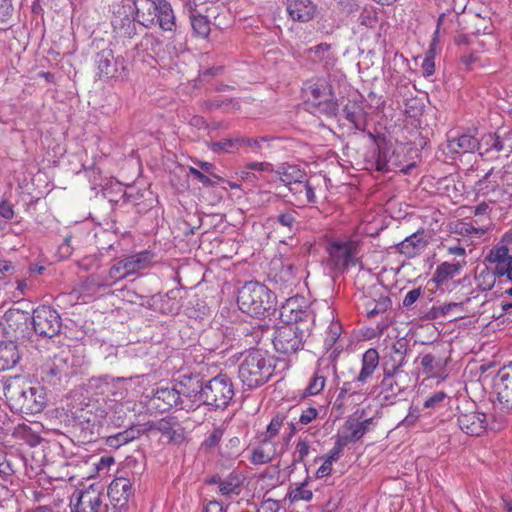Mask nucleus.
Masks as SVG:
<instances>
[{
  "mask_svg": "<svg viewBox=\"0 0 512 512\" xmlns=\"http://www.w3.org/2000/svg\"><path fill=\"white\" fill-rule=\"evenodd\" d=\"M445 247H446L449 255L463 257V259L466 256L465 248L463 246H461L459 243L447 245Z\"/></svg>",
  "mask_w": 512,
  "mask_h": 512,
  "instance_id": "obj_60",
  "label": "nucleus"
},
{
  "mask_svg": "<svg viewBox=\"0 0 512 512\" xmlns=\"http://www.w3.org/2000/svg\"><path fill=\"white\" fill-rule=\"evenodd\" d=\"M103 486L93 483L88 488L73 493L71 512H99L102 505Z\"/></svg>",
  "mask_w": 512,
  "mask_h": 512,
  "instance_id": "obj_9",
  "label": "nucleus"
},
{
  "mask_svg": "<svg viewBox=\"0 0 512 512\" xmlns=\"http://www.w3.org/2000/svg\"><path fill=\"white\" fill-rule=\"evenodd\" d=\"M20 359L17 345L12 342H0V371L10 370Z\"/></svg>",
  "mask_w": 512,
  "mask_h": 512,
  "instance_id": "obj_28",
  "label": "nucleus"
},
{
  "mask_svg": "<svg viewBox=\"0 0 512 512\" xmlns=\"http://www.w3.org/2000/svg\"><path fill=\"white\" fill-rule=\"evenodd\" d=\"M286 10L293 21L305 23L315 17L317 6L312 0H287Z\"/></svg>",
  "mask_w": 512,
  "mask_h": 512,
  "instance_id": "obj_18",
  "label": "nucleus"
},
{
  "mask_svg": "<svg viewBox=\"0 0 512 512\" xmlns=\"http://www.w3.org/2000/svg\"><path fill=\"white\" fill-rule=\"evenodd\" d=\"M222 438V431L220 429L214 430V432L203 442V445L207 448H212L219 444Z\"/></svg>",
  "mask_w": 512,
  "mask_h": 512,
  "instance_id": "obj_58",
  "label": "nucleus"
},
{
  "mask_svg": "<svg viewBox=\"0 0 512 512\" xmlns=\"http://www.w3.org/2000/svg\"><path fill=\"white\" fill-rule=\"evenodd\" d=\"M150 405L159 412H165L174 406L180 408V396L178 395L177 387L166 386L157 388L150 399Z\"/></svg>",
  "mask_w": 512,
  "mask_h": 512,
  "instance_id": "obj_17",
  "label": "nucleus"
},
{
  "mask_svg": "<svg viewBox=\"0 0 512 512\" xmlns=\"http://www.w3.org/2000/svg\"><path fill=\"white\" fill-rule=\"evenodd\" d=\"M152 429L159 431L166 436L169 442L181 443L184 441L185 431L175 417L167 416L151 425Z\"/></svg>",
  "mask_w": 512,
  "mask_h": 512,
  "instance_id": "obj_19",
  "label": "nucleus"
},
{
  "mask_svg": "<svg viewBox=\"0 0 512 512\" xmlns=\"http://www.w3.org/2000/svg\"><path fill=\"white\" fill-rule=\"evenodd\" d=\"M110 287V282L104 279L102 275L92 274L86 278L81 284L74 288L71 294L82 303L92 301L98 291L102 288Z\"/></svg>",
  "mask_w": 512,
  "mask_h": 512,
  "instance_id": "obj_13",
  "label": "nucleus"
},
{
  "mask_svg": "<svg viewBox=\"0 0 512 512\" xmlns=\"http://www.w3.org/2000/svg\"><path fill=\"white\" fill-rule=\"evenodd\" d=\"M298 213L295 210H288L277 216V222L292 231L297 224Z\"/></svg>",
  "mask_w": 512,
  "mask_h": 512,
  "instance_id": "obj_46",
  "label": "nucleus"
},
{
  "mask_svg": "<svg viewBox=\"0 0 512 512\" xmlns=\"http://www.w3.org/2000/svg\"><path fill=\"white\" fill-rule=\"evenodd\" d=\"M96 65L99 79L108 80L119 77L117 63L112 50L105 49L100 51L96 57Z\"/></svg>",
  "mask_w": 512,
  "mask_h": 512,
  "instance_id": "obj_22",
  "label": "nucleus"
},
{
  "mask_svg": "<svg viewBox=\"0 0 512 512\" xmlns=\"http://www.w3.org/2000/svg\"><path fill=\"white\" fill-rule=\"evenodd\" d=\"M422 295L421 288L410 290L403 299V306L406 308L411 307Z\"/></svg>",
  "mask_w": 512,
  "mask_h": 512,
  "instance_id": "obj_54",
  "label": "nucleus"
},
{
  "mask_svg": "<svg viewBox=\"0 0 512 512\" xmlns=\"http://www.w3.org/2000/svg\"><path fill=\"white\" fill-rule=\"evenodd\" d=\"M435 357L431 354H426L421 359V366L426 373H431L435 370Z\"/></svg>",
  "mask_w": 512,
  "mask_h": 512,
  "instance_id": "obj_59",
  "label": "nucleus"
},
{
  "mask_svg": "<svg viewBox=\"0 0 512 512\" xmlns=\"http://www.w3.org/2000/svg\"><path fill=\"white\" fill-rule=\"evenodd\" d=\"M330 49L331 46L327 43H321L319 45H316L315 47L311 48V51L314 52V54L319 59H326L329 58L330 55Z\"/></svg>",
  "mask_w": 512,
  "mask_h": 512,
  "instance_id": "obj_57",
  "label": "nucleus"
},
{
  "mask_svg": "<svg viewBox=\"0 0 512 512\" xmlns=\"http://www.w3.org/2000/svg\"><path fill=\"white\" fill-rule=\"evenodd\" d=\"M495 389L502 409L512 410V367H503L499 370L495 379Z\"/></svg>",
  "mask_w": 512,
  "mask_h": 512,
  "instance_id": "obj_14",
  "label": "nucleus"
},
{
  "mask_svg": "<svg viewBox=\"0 0 512 512\" xmlns=\"http://www.w3.org/2000/svg\"><path fill=\"white\" fill-rule=\"evenodd\" d=\"M133 7L134 20L146 28L156 25L166 32L176 30V18L167 0H126Z\"/></svg>",
  "mask_w": 512,
  "mask_h": 512,
  "instance_id": "obj_3",
  "label": "nucleus"
},
{
  "mask_svg": "<svg viewBox=\"0 0 512 512\" xmlns=\"http://www.w3.org/2000/svg\"><path fill=\"white\" fill-rule=\"evenodd\" d=\"M313 497V493L307 488L306 482L301 483L295 489L290 492V498L292 501H310Z\"/></svg>",
  "mask_w": 512,
  "mask_h": 512,
  "instance_id": "obj_47",
  "label": "nucleus"
},
{
  "mask_svg": "<svg viewBox=\"0 0 512 512\" xmlns=\"http://www.w3.org/2000/svg\"><path fill=\"white\" fill-rule=\"evenodd\" d=\"M486 144L489 146V148L486 149V152L489 150H494L496 152L504 151V144L496 134H489L486 138Z\"/></svg>",
  "mask_w": 512,
  "mask_h": 512,
  "instance_id": "obj_52",
  "label": "nucleus"
},
{
  "mask_svg": "<svg viewBox=\"0 0 512 512\" xmlns=\"http://www.w3.org/2000/svg\"><path fill=\"white\" fill-rule=\"evenodd\" d=\"M450 397L444 391H436L429 395L423 407L426 409H440L449 404Z\"/></svg>",
  "mask_w": 512,
  "mask_h": 512,
  "instance_id": "obj_40",
  "label": "nucleus"
},
{
  "mask_svg": "<svg viewBox=\"0 0 512 512\" xmlns=\"http://www.w3.org/2000/svg\"><path fill=\"white\" fill-rule=\"evenodd\" d=\"M478 59L477 53H469L461 57V62L465 65L467 70H472Z\"/></svg>",
  "mask_w": 512,
  "mask_h": 512,
  "instance_id": "obj_62",
  "label": "nucleus"
},
{
  "mask_svg": "<svg viewBox=\"0 0 512 512\" xmlns=\"http://www.w3.org/2000/svg\"><path fill=\"white\" fill-rule=\"evenodd\" d=\"M153 253L144 250L132 255H129L127 257L122 258L124 261L129 273L131 275L137 273L140 270L146 269L149 267L152 259H153Z\"/></svg>",
  "mask_w": 512,
  "mask_h": 512,
  "instance_id": "obj_29",
  "label": "nucleus"
},
{
  "mask_svg": "<svg viewBox=\"0 0 512 512\" xmlns=\"http://www.w3.org/2000/svg\"><path fill=\"white\" fill-rule=\"evenodd\" d=\"M13 5L11 0H0V28L5 29L13 16Z\"/></svg>",
  "mask_w": 512,
  "mask_h": 512,
  "instance_id": "obj_44",
  "label": "nucleus"
},
{
  "mask_svg": "<svg viewBox=\"0 0 512 512\" xmlns=\"http://www.w3.org/2000/svg\"><path fill=\"white\" fill-rule=\"evenodd\" d=\"M245 476L238 472H232L226 479V499L238 496L242 490Z\"/></svg>",
  "mask_w": 512,
  "mask_h": 512,
  "instance_id": "obj_39",
  "label": "nucleus"
},
{
  "mask_svg": "<svg viewBox=\"0 0 512 512\" xmlns=\"http://www.w3.org/2000/svg\"><path fill=\"white\" fill-rule=\"evenodd\" d=\"M310 451L309 442L305 439H300L295 447V454L297 455L296 461L301 462L308 456Z\"/></svg>",
  "mask_w": 512,
  "mask_h": 512,
  "instance_id": "obj_51",
  "label": "nucleus"
},
{
  "mask_svg": "<svg viewBox=\"0 0 512 512\" xmlns=\"http://www.w3.org/2000/svg\"><path fill=\"white\" fill-rule=\"evenodd\" d=\"M32 324L37 334L53 337L59 332L61 326L60 316L50 306H39L33 311Z\"/></svg>",
  "mask_w": 512,
  "mask_h": 512,
  "instance_id": "obj_10",
  "label": "nucleus"
},
{
  "mask_svg": "<svg viewBox=\"0 0 512 512\" xmlns=\"http://www.w3.org/2000/svg\"><path fill=\"white\" fill-rule=\"evenodd\" d=\"M365 307L367 316L371 318L387 311L391 307V300L386 296H382L378 300L369 299L365 303Z\"/></svg>",
  "mask_w": 512,
  "mask_h": 512,
  "instance_id": "obj_36",
  "label": "nucleus"
},
{
  "mask_svg": "<svg viewBox=\"0 0 512 512\" xmlns=\"http://www.w3.org/2000/svg\"><path fill=\"white\" fill-rule=\"evenodd\" d=\"M344 446L336 439L334 447L328 452L325 459L330 460V462H336L339 460L342 452H343Z\"/></svg>",
  "mask_w": 512,
  "mask_h": 512,
  "instance_id": "obj_56",
  "label": "nucleus"
},
{
  "mask_svg": "<svg viewBox=\"0 0 512 512\" xmlns=\"http://www.w3.org/2000/svg\"><path fill=\"white\" fill-rule=\"evenodd\" d=\"M190 21L193 32L201 38H206L210 33V21L207 16L197 13L195 9L190 10Z\"/></svg>",
  "mask_w": 512,
  "mask_h": 512,
  "instance_id": "obj_33",
  "label": "nucleus"
},
{
  "mask_svg": "<svg viewBox=\"0 0 512 512\" xmlns=\"http://www.w3.org/2000/svg\"><path fill=\"white\" fill-rule=\"evenodd\" d=\"M347 121L357 130H364L366 127V112L363 103L357 100H349L342 109Z\"/></svg>",
  "mask_w": 512,
  "mask_h": 512,
  "instance_id": "obj_25",
  "label": "nucleus"
},
{
  "mask_svg": "<svg viewBox=\"0 0 512 512\" xmlns=\"http://www.w3.org/2000/svg\"><path fill=\"white\" fill-rule=\"evenodd\" d=\"M14 214V208L10 202L6 200L0 202V217L5 220H11L14 217Z\"/></svg>",
  "mask_w": 512,
  "mask_h": 512,
  "instance_id": "obj_55",
  "label": "nucleus"
},
{
  "mask_svg": "<svg viewBox=\"0 0 512 512\" xmlns=\"http://www.w3.org/2000/svg\"><path fill=\"white\" fill-rule=\"evenodd\" d=\"M124 261L120 259L115 264L111 266L106 276H103L104 279H107L110 282V286L114 285L116 282L130 276Z\"/></svg>",
  "mask_w": 512,
  "mask_h": 512,
  "instance_id": "obj_37",
  "label": "nucleus"
},
{
  "mask_svg": "<svg viewBox=\"0 0 512 512\" xmlns=\"http://www.w3.org/2000/svg\"><path fill=\"white\" fill-rule=\"evenodd\" d=\"M465 265V260L453 263L443 262L437 267L434 273V279L437 283H444L449 279H452L454 276L459 275Z\"/></svg>",
  "mask_w": 512,
  "mask_h": 512,
  "instance_id": "obj_30",
  "label": "nucleus"
},
{
  "mask_svg": "<svg viewBox=\"0 0 512 512\" xmlns=\"http://www.w3.org/2000/svg\"><path fill=\"white\" fill-rule=\"evenodd\" d=\"M371 419L362 422L347 421L344 426V431L337 435V440L346 447L350 443L359 441L369 430Z\"/></svg>",
  "mask_w": 512,
  "mask_h": 512,
  "instance_id": "obj_21",
  "label": "nucleus"
},
{
  "mask_svg": "<svg viewBox=\"0 0 512 512\" xmlns=\"http://www.w3.org/2000/svg\"><path fill=\"white\" fill-rule=\"evenodd\" d=\"M132 494V484L128 478L116 477L108 486L107 495L114 505H125Z\"/></svg>",
  "mask_w": 512,
  "mask_h": 512,
  "instance_id": "obj_20",
  "label": "nucleus"
},
{
  "mask_svg": "<svg viewBox=\"0 0 512 512\" xmlns=\"http://www.w3.org/2000/svg\"><path fill=\"white\" fill-rule=\"evenodd\" d=\"M280 318L284 325L274 333V348L282 354H294L303 348V340L314 323V314L300 308L298 299L290 298L281 306Z\"/></svg>",
  "mask_w": 512,
  "mask_h": 512,
  "instance_id": "obj_1",
  "label": "nucleus"
},
{
  "mask_svg": "<svg viewBox=\"0 0 512 512\" xmlns=\"http://www.w3.org/2000/svg\"><path fill=\"white\" fill-rule=\"evenodd\" d=\"M488 228L484 227H476L472 223L467 222H458L455 224L454 232L461 235L467 236L471 238H479L486 234Z\"/></svg>",
  "mask_w": 512,
  "mask_h": 512,
  "instance_id": "obj_38",
  "label": "nucleus"
},
{
  "mask_svg": "<svg viewBox=\"0 0 512 512\" xmlns=\"http://www.w3.org/2000/svg\"><path fill=\"white\" fill-rule=\"evenodd\" d=\"M133 439V436L130 435L128 431L117 433L116 435L109 436L107 439V443L111 447H119L121 445L127 444Z\"/></svg>",
  "mask_w": 512,
  "mask_h": 512,
  "instance_id": "obj_50",
  "label": "nucleus"
},
{
  "mask_svg": "<svg viewBox=\"0 0 512 512\" xmlns=\"http://www.w3.org/2000/svg\"><path fill=\"white\" fill-rule=\"evenodd\" d=\"M408 351V342L405 338L394 341L390 347L385 349V353L382 356L383 371H402L401 367L406 363Z\"/></svg>",
  "mask_w": 512,
  "mask_h": 512,
  "instance_id": "obj_12",
  "label": "nucleus"
},
{
  "mask_svg": "<svg viewBox=\"0 0 512 512\" xmlns=\"http://www.w3.org/2000/svg\"><path fill=\"white\" fill-rule=\"evenodd\" d=\"M270 140H271V138H268V137H260V138H254V139L250 138V141L252 143L247 144V147H250L254 152L258 153L262 150L263 144L268 143Z\"/></svg>",
  "mask_w": 512,
  "mask_h": 512,
  "instance_id": "obj_61",
  "label": "nucleus"
},
{
  "mask_svg": "<svg viewBox=\"0 0 512 512\" xmlns=\"http://www.w3.org/2000/svg\"><path fill=\"white\" fill-rule=\"evenodd\" d=\"M4 395L12 410L26 415L41 413L47 403L43 387L21 384L18 378L5 385Z\"/></svg>",
  "mask_w": 512,
  "mask_h": 512,
  "instance_id": "obj_4",
  "label": "nucleus"
},
{
  "mask_svg": "<svg viewBox=\"0 0 512 512\" xmlns=\"http://www.w3.org/2000/svg\"><path fill=\"white\" fill-rule=\"evenodd\" d=\"M427 234L424 230H418L396 245V250L406 258L419 256L428 245Z\"/></svg>",
  "mask_w": 512,
  "mask_h": 512,
  "instance_id": "obj_16",
  "label": "nucleus"
},
{
  "mask_svg": "<svg viewBox=\"0 0 512 512\" xmlns=\"http://www.w3.org/2000/svg\"><path fill=\"white\" fill-rule=\"evenodd\" d=\"M280 180L286 185H295L298 188V184H302L305 181V173L295 165H288L279 168L277 171Z\"/></svg>",
  "mask_w": 512,
  "mask_h": 512,
  "instance_id": "obj_31",
  "label": "nucleus"
},
{
  "mask_svg": "<svg viewBox=\"0 0 512 512\" xmlns=\"http://www.w3.org/2000/svg\"><path fill=\"white\" fill-rule=\"evenodd\" d=\"M363 382H359L358 378H354L352 381L344 382L342 387L339 389L338 399L345 400L346 398H352L355 396H363Z\"/></svg>",
  "mask_w": 512,
  "mask_h": 512,
  "instance_id": "obj_34",
  "label": "nucleus"
},
{
  "mask_svg": "<svg viewBox=\"0 0 512 512\" xmlns=\"http://www.w3.org/2000/svg\"><path fill=\"white\" fill-rule=\"evenodd\" d=\"M285 420H286V416L280 415V414H278L272 418L269 425L267 426L263 444H266L271 438L275 437L279 433Z\"/></svg>",
  "mask_w": 512,
  "mask_h": 512,
  "instance_id": "obj_43",
  "label": "nucleus"
},
{
  "mask_svg": "<svg viewBox=\"0 0 512 512\" xmlns=\"http://www.w3.org/2000/svg\"><path fill=\"white\" fill-rule=\"evenodd\" d=\"M240 359L238 375L243 384L250 389L265 384L276 367V359L261 349H250L233 355L229 361L235 364Z\"/></svg>",
  "mask_w": 512,
  "mask_h": 512,
  "instance_id": "obj_2",
  "label": "nucleus"
},
{
  "mask_svg": "<svg viewBox=\"0 0 512 512\" xmlns=\"http://www.w3.org/2000/svg\"><path fill=\"white\" fill-rule=\"evenodd\" d=\"M290 191H295V193L304 194L305 200L308 203H314L316 201V195L314 189L304 181L302 184H298V188H289Z\"/></svg>",
  "mask_w": 512,
  "mask_h": 512,
  "instance_id": "obj_49",
  "label": "nucleus"
},
{
  "mask_svg": "<svg viewBox=\"0 0 512 512\" xmlns=\"http://www.w3.org/2000/svg\"><path fill=\"white\" fill-rule=\"evenodd\" d=\"M503 172L491 168L479 181L476 182L477 195L489 198L497 194L500 188L499 180H502Z\"/></svg>",
  "mask_w": 512,
  "mask_h": 512,
  "instance_id": "obj_24",
  "label": "nucleus"
},
{
  "mask_svg": "<svg viewBox=\"0 0 512 512\" xmlns=\"http://www.w3.org/2000/svg\"><path fill=\"white\" fill-rule=\"evenodd\" d=\"M383 372V379L378 385V393L382 396L383 400L393 403L396 397L405 389L400 381L403 371Z\"/></svg>",
  "mask_w": 512,
  "mask_h": 512,
  "instance_id": "obj_15",
  "label": "nucleus"
},
{
  "mask_svg": "<svg viewBox=\"0 0 512 512\" xmlns=\"http://www.w3.org/2000/svg\"><path fill=\"white\" fill-rule=\"evenodd\" d=\"M332 465H333V463L330 462V460L325 459L323 464L318 468V470L316 472L317 478H323V477L330 475V473L332 471Z\"/></svg>",
  "mask_w": 512,
  "mask_h": 512,
  "instance_id": "obj_63",
  "label": "nucleus"
},
{
  "mask_svg": "<svg viewBox=\"0 0 512 512\" xmlns=\"http://www.w3.org/2000/svg\"><path fill=\"white\" fill-rule=\"evenodd\" d=\"M275 297L270 289L259 282L245 283L237 293L239 309L253 317H263L274 306Z\"/></svg>",
  "mask_w": 512,
  "mask_h": 512,
  "instance_id": "obj_6",
  "label": "nucleus"
},
{
  "mask_svg": "<svg viewBox=\"0 0 512 512\" xmlns=\"http://www.w3.org/2000/svg\"><path fill=\"white\" fill-rule=\"evenodd\" d=\"M360 246L355 240H335L329 243V262L335 271L344 272L358 262Z\"/></svg>",
  "mask_w": 512,
  "mask_h": 512,
  "instance_id": "obj_8",
  "label": "nucleus"
},
{
  "mask_svg": "<svg viewBox=\"0 0 512 512\" xmlns=\"http://www.w3.org/2000/svg\"><path fill=\"white\" fill-rule=\"evenodd\" d=\"M305 104L314 114L334 117L339 111L338 100L329 78H317L305 82Z\"/></svg>",
  "mask_w": 512,
  "mask_h": 512,
  "instance_id": "obj_5",
  "label": "nucleus"
},
{
  "mask_svg": "<svg viewBox=\"0 0 512 512\" xmlns=\"http://www.w3.org/2000/svg\"><path fill=\"white\" fill-rule=\"evenodd\" d=\"M297 270L293 264L283 263L279 273L274 276V281L280 282V288H290L296 283Z\"/></svg>",
  "mask_w": 512,
  "mask_h": 512,
  "instance_id": "obj_32",
  "label": "nucleus"
},
{
  "mask_svg": "<svg viewBox=\"0 0 512 512\" xmlns=\"http://www.w3.org/2000/svg\"><path fill=\"white\" fill-rule=\"evenodd\" d=\"M379 353L376 349H368L362 356L361 370L357 376L359 382L366 384L379 365Z\"/></svg>",
  "mask_w": 512,
  "mask_h": 512,
  "instance_id": "obj_27",
  "label": "nucleus"
},
{
  "mask_svg": "<svg viewBox=\"0 0 512 512\" xmlns=\"http://www.w3.org/2000/svg\"><path fill=\"white\" fill-rule=\"evenodd\" d=\"M219 381V376L211 380L205 387L198 377L184 376L178 383L177 392L180 396V409L191 411L202 403H209L208 391L213 383Z\"/></svg>",
  "mask_w": 512,
  "mask_h": 512,
  "instance_id": "obj_7",
  "label": "nucleus"
},
{
  "mask_svg": "<svg viewBox=\"0 0 512 512\" xmlns=\"http://www.w3.org/2000/svg\"><path fill=\"white\" fill-rule=\"evenodd\" d=\"M325 382L326 377L317 370L306 388V393L311 396L319 394L324 389Z\"/></svg>",
  "mask_w": 512,
  "mask_h": 512,
  "instance_id": "obj_42",
  "label": "nucleus"
},
{
  "mask_svg": "<svg viewBox=\"0 0 512 512\" xmlns=\"http://www.w3.org/2000/svg\"><path fill=\"white\" fill-rule=\"evenodd\" d=\"M457 423L461 431L469 436H481L488 427L487 415L475 408L460 410Z\"/></svg>",
  "mask_w": 512,
  "mask_h": 512,
  "instance_id": "obj_11",
  "label": "nucleus"
},
{
  "mask_svg": "<svg viewBox=\"0 0 512 512\" xmlns=\"http://www.w3.org/2000/svg\"><path fill=\"white\" fill-rule=\"evenodd\" d=\"M318 416V410L313 407H309L302 411L300 417H299V423L301 425H308L313 420H315Z\"/></svg>",
  "mask_w": 512,
  "mask_h": 512,
  "instance_id": "obj_53",
  "label": "nucleus"
},
{
  "mask_svg": "<svg viewBox=\"0 0 512 512\" xmlns=\"http://www.w3.org/2000/svg\"><path fill=\"white\" fill-rule=\"evenodd\" d=\"M497 277L498 275H496V273H494L488 267H485L484 269L480 270L479 273L476 275L475 281L477 287L481 291H489L495 286Z\"/></svg>",
  "mask_w": 512,
  "mask_h": 512,
  "instance_id": "obj_35",
  "label": "nucleus"
},
{
  "mask_svg": "<svg viewBox=\"0 0 512 512\" xmlns=\"http://www.w3.org/2000/svg\"><path fill=\"white\" fill-rule=\"evenodd\" d=\"M250 138L237 136L235 138L226 139V153H234L251 144Z\"/></svg>",
  "mask_w": 512,
  "mask_h": 512,
  "instance_id": "obj_48",
  "label": "nucleus"
},
{
  "mask_svg": "<svg viewBox=\"0 0 512 512\" xmlns=\"http://www.w3.org/2000/svg\"><path fill=\"white\" fill-rule=\"evenodd\" d=\"M273 458V453L267 452L264 446L255 448L251 455V462L255 465H261L269 463Z\"/></svg>",
  "mask_w": 512,
  "mask_h": 512,
  "instance_id": "obj_45",
  "label": "nucleus"
},
{
  "mask_svg": "<svg viewBox=\"0 0 512 512\" xmlns=\"http://www.w3.org/2000/svg\"><path fill=\"white\" fill-rule=\"evenodd\" d=\"M479 141L472 135L463 134L448 140L447 148L450 153L464 154L474 152L479 148Z\"/></svg>",
  "mask_w": 512,
  "mask_h": 512,
  "instance_id": "obj_26",
  "label": "nucleus"
},
{
  "mask_svg": "<svg viewBox=\"0 0 512 512\" xmlns=\"http://www.w3.org/2000/svg\"><path fill=\"white\" fill-rule=\"evenodd\" d=\"M342 333V326L338 321L332 320L326 330L324 345L327 349L332 348Z\"/></svg>",
  "mask_w": 512,
  "mask_h": 512,
  "instance_id": "obj_41",
  "label": "nucleus"
},
{
  "mask_svg": "<svg viewBox=\"0 0 512 512\" xmlns=\"http://www.w3.org/2000/svg\"><path fill=\"white\" fill-rule=\"evenodd\" d=\"M205 512H224V508L221 502L211 500L207 503Z\"/></svg>",
  "mask_w": 512,
  "mask_h": 512,
  "instance_id": "obj_64",
  "label": "nucleus"
},
{
  "mask_svg": "<svg viewBox=\"0 0 512 512\" xmlns=\"http://www.w3.org/2000/svg\"><path fill=\"white\" fill-rule=\"evenodd\" d=\"M485 261L493 265L491 270L498 275V278H502L503 272L512 264V255H510L508 247L502 245L492 248Z\"/></svg>",
  "mask_w": 512,
  "mask_h": 512,
  "instance_id": "obj_23",
  "label": "nucleus"
}]
</instances>
